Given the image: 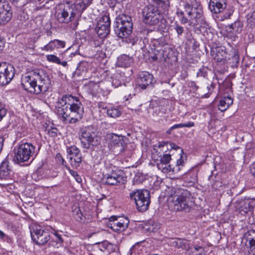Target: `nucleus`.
<instances>
[{"label": "nucleus", "mask_w": 255, "mask_h": 255, "mask_svg": "<svg viewBox=\"0 0 255 255\" xmlns=\"http://www.w3.org/2000/svg\"><path fill=\"white\" fill-rule=\"evenodd\" d=\"M5 44L4 38L0 37V53H1L3 49Z\"/></svg>", "instance_id": "obj_47"}, {"label": "nucleus", "mask_w": 255, "mask_h": 255, "mask_svg": "<svg viewBox=\"0 0 255 255\" xmlns=\"http://www.w3.org/2000/svg\"><path fill=\"white\" fill-rule=\"evenodd\" d=\"M212 186L213 188L218 189L219 187L222 186V183L219 181H216L214 182Z\"/></svg>", "instance_id": "obj_44"}, {"label": "nucleus", "mask_w": 255, "mask_h": 255, "mask_svg": "<svg viewBox=\"0 0 255 255\" xmlns=\"http://www.w3.org/2000/svg\"><path fill=\"white\" fill-rule=\"evenodd\" d=\"M56 128H47L45 129V131H47V133L51 136H54L56 135Z\"/></svg>", "instance_id": "obj_40"}, {"label": "nucleus", "mask_w": 255, "mask_h": 255, "mask_svg": "<svg viewBox=\"0 0 255 255\" xmlns=\"http://www.w3.org/2000/svg\"><path fill=\"white\" fill-rule=\"evenodd\" d=\"M175 29L176 31V32L178 33V35H181L183 32H184V28L182 26H180L179 25H177L175 27Z\"/></svg>", "instance_id": "obj_43"}, {"label": "nucleus", "mask_w": 255, "mask_h": 255, "mask_svg": "<svg viewBox=\"0 0 255 255\" xmlns=\"http://www.w3.org/2000/svg\"><path fill=\"white\" fill-rule=\"evenodd\" d=\"M244 240L249 243V247L252 252L255 253V230H251L244 234Z\"/></svg>", "instance_id": "obj_19"}, {"label": "nucleus", "mask_w": 255, "mask_h": 255, "mask_svg": "<svg viewBox=\"0 0 255 255\" xmlns=\"http://www.w3.org/2000/svg\"><path fill=\"white\" fill-rule=\"evenodd\" d=\"M2 147H3V144H0V153L1 151V150L2 149Z\"/></svg>", "instance_id": "obj_62"}, {"label": "nucleus", "mask_w": 255, "mask_h": 255, "mask_svg": "<svg viewBox=\"0 0 255 255\" xmlns=\"http://www.w3.org/2000/svg\"><path fill=\"white\" fill-rule=\"evenodd\" d=\"M233 60H234L236 62H238L239 60V57L238 54H234V56L232 57Z\"/></svg>", "instance_id": "obj_52"}, {"label": "nucleus", "mask_w": 255, "mask_h": 255, "mask_svg": "<svg viewBox=\"0 0 255 255\" xmlns=\"http://www.w3.org/2000/svg\"><path fill=\"white\" fill-rule=\"evenodd\" d=\"M69 172L71 175H72L75 178V180L78 182L80 183L82 181V179L81 177L78 175L77 172L75 171L69 169Z\"/></svg>", "instance_id": "obj_39"}, {"label": "nucleus", "mask_w": 255, "mask_h": 255, "mask_svg": "<svg viewBox=\"0 0 255 255\" xmlns=\"http://www.w3.org/2000/svg\"><path fill=\"white\" fill-rule=\"evenodd\" d=\"M97 129L94 126H87L81 129V134L80 139L82 143H85L86 142L91 143L97 142L98 136H97Z\"/></svg>", "instance_id": "obj_15"}, {"label": "nucleus", "mask_w": 255, "mask_h": 255, "mask_svg": "<svg viewBox=\"0 0 255 255\" xmlns=\"http://www.w3.org/2000/svg\"><path fill=\"white\" fill-rule=\"evenodd\" d=\"M1 10H0L1 24H4L9 21L11 17L12 12L7 4L0 2Z\"/></svg>", "instance_id": "obj_18"}, {"label": "nucleus", "mask_w": 255, "mask_h": 255, "mask_svg": "<svg viewBox=\"0 0 255 255\" xmlns=\"http://www.w3.org/2000/svg\"><path fill=\"white\" fill-rule=\"evenodd\" d=\"M190 255H203V253L202 252H192Z\"/></svg>", "instance_id": "obj_55"}, {"label": "nucleus", "mask_w": 255, "mask_h": 255, "mask_svg": "<svg viewBox=\"0 0 255 255\" xmlns=\"http://www.w3.org/2000/svg\"><path fill=\"white\" fill-rule=\"evenodd\" d=\"M21 85L28 92L40 94L45 93L51 87V79L45 71L35 69L22 76Z\"/></svg>", "instance_id": "obj_2"}, {"label": "nucleus", "mask_w": 255, "mask_h": 255, "mask_svg": "<svg viewBox=\"0 0 255 255\" xmlns=\"http://www.w3.org/2000/svg\"><path fill=\"white\" fill-rule=\"evenodd\" d=\"M73 216L78 221H82L83 214L79 207H75L72 210Z\"/></svg>", "instance_id": "obj_31"}, {"label": "nucleus", "mask_w": 255, "mask_h": 255, "mask_svg": "<svg viewBox=\"0 0 255 255\" xmlns=\"http://www.w3.org/2000/svg\"><path fill=\"white\" fill-rule=\"evenodd\" d=\"M36 145L37 146V150H38L40 149V146H39V144H36Z\"/></svg>", "instance_id": "obj_64"}, {"label": "nucleus", "mask_w": 255, "mask_h": 255, "mask_svg": "<svg viewBox=\"0 0 255 255\" xmlns=\"http://www.w3.org/2000/svg\"><path fill=\"white\" fill-rule=\"evenodd\" d=\"M203 250L202 247L200 246H196L194 248L193 250L192 251V252H202L203 253Z\"/></svg>", "instance_id": "obj_50"}, {"label": "nucleus", "mask_w": 255, "mask_h": 255, "mask_svg": "<svg viewBox=\"0 0 255 255\" xmlns=\"http://www.w3.org/2000/svg\"><path fill=\"white\" fill-rule=\"evenodd\" d=\"M129 197L134 201L138 211L144 212L148 209L150 203V196L147 190H133L129 193Z\"/></svg>", "instance_id": "obj_7"}, {"label": "nucleus", "mask_w": 255, "mask_h": 255, "mask_svg": "<svg viewBox=\"0 0 255 255\" xmlns=\"http://www.w3.org/2000/svg\"><path fill=\"white\" fill-rule=\"evenodd\" d=\"M41 49L43 51H51L55 49V45L54 43V41H50L47 44L45 45Z\"/></svg>", "instance_id": "obj_33"}, {"label": "nucleus", "mask_w": 255, "mask_h": 255, "mask_svg": "<svg viewBox=\"0 0 255 255\" xmlns=\"http://www.w3.org/2000/svg\"><path fill=\"white\" fill-rule=\"evenodd\" d=\"M54 43L55 45V48H64L65 46V42L58 39L53 40Z\"/></svg>", "instance_id": "obj_38"}, {"label": "nucleus", "mask_w": 255, "mask_h": 255, "mask_svg": "<svg viewBox=\"0 0 255 255\" xmlns=\"http://www.w3.org/2000/svg\"><path fill=\"white\" fill-rule=\"evenodd\" d=\"M46 59L48 61L51 62H53L57 64L60 63V59L54 55H47L46 56Z\"/></svg>", "instance_id": "obj_36"}, {"label": "nucleus", "mask_w": 255, "mask_h": 255, "mask_svg": "<svg viewBox=\"0 0 255 255\" xmlns=\"http://www.w3.org/2000/svg\"><path fill=\"white\" fill-rule=\"evenodd\" d=\"M190 192L186 189L174 187L168 197L169 206L175 211H189L193 203Z\"/></svg>", "instance_id": "obj_5"}, {"label": "nucleus", "mask_w": 255, "mask_h": 255, "mask_svg": "<svg viewBox=\"0 0 255 255\" xmlns=\"http://www.w3.org/2000/svg\"><path fill=\"white\" fill-rule=\"evenodd\" d=\"M215 58L218 62L227 61L230 59L229 54L225 51V47H219L217 49Z\"/></svg>", "instance_id": "obj_23"}, {"label": "nucleus", "mask_w": 255, "mask_h": 255, "mask_svg": "<svg viewBox=\"0 0 255 255\" xmlns=\"http://www.w3.org/2000/svg\"><path fill=\"white\" fill-rule=\"evenodd\" d=\"M251 173L255 177V162L251 166Z\"/></svg>", "instance_id": "obj_49"}, {"label": "nucleus", "mask_w": 255, "mask_h": 255, "mask_svg": "<svg viewBox=\"0 0 255 255\" xmlns=\"http://www.w3.org/2000/svg\"><path fill=\"white\" fill-rule=\"evenodd\" d=\"M129 220L127 219H120L117 216H111L107 222V226L113 231L121 233L125 231L128 227Z\"/></svg>", "instance_id": "obj_12"}, {"label": "nucleus", "mask_w": 255, "mask_h": 255, "mask_svg": "<svg viewBox=\"0 0 255 255\" xmlns=\"http://www.w3.org/2000/svg\"><path fill=\"white\" fill-rule=\"evenodd\" d=\"M184 164V160L182 156H180V158L177 159L176 162V165L177 166H183Z\"/></svg>", "instance_id": "obj_48"}, {"label": "nucleus", "mask_w": 255, "mask_h": 255, "mask_svg": "<svg viewBox=\"0 0 255 255\" xmlns=\"http://www.w3.org/2000/svg\"><path fill=\"white\" fill-rule=\"evenodd\" d=\"M237 203L239 205L238 210L240 212L243 211L244 213H247L253 207V202L249 199H242L240 200L237 201Z\"/></svg>", "instance_id": "obj_20"}, {"label": "nucleus", "mask_w": 255, "mask_h": 255, "mask_svg": "<svg viewBox=\"0 0 255 255\" xmlns=\"http://www.w3.org/2000/svg\"><path fill=\"white\" fill-rule=\"evenodd\" d=\"M31 236L33 242L38 245L43 246L50 239V235L47 230L40 226H35L30 231Z\"/></svg>", "instance_id": "obj_10"}, {"label": "nucleus", "mask_w": 255, "mask_h": 255, "mask_svg": "<svg viewBox=\"0 0 255 255\" xmlns=\"http://www.w3.org/2000/svg\"><path fill=\"white\" fill-rule=\"evenodd\" d=\"M59 64L62 65L63 66H66L67 65V62L66 61H60V63H58Z\"/></svg>", "instance_id": "obj_57"}, {"label": "nucleus", "mask_w": 255, "mask_h": 255, "mask_svg": "<svg viewBox=\"0 0 255 255\" xmlns=\"http://www.w3.org/2000/svg\"><path fill=\"white\" fill-rule=\"evenodd\" d=\"M132 22L131 17L126 14L119 15L114 22L115 31L119 37L127 38L132 31Z\"/></svg>", "instance_id": "obj_6"}, {"label": "nucleus", "mask_w": 255, "mask_h": 255, "mask_svg": "<svg viewBox=\"0 0 255 255\" xmlns=\"http://www.w3.org/2000/svg\"><path fill=\"white\" fill-rule=\"evenodd\" d=\"M67 150L70 156L81 155L79 149L74 145L68 147Z\"/></svg>", "instance_id": "obj_29"}, {"label": "nucleus", "mask_w": 255, "mask_h": 255, "mask_svg": "<svg viewBox=\"0 0 255 255\" xmlns=\"http://www.w3.org/2000/svg\"><path fill=\"white\" fill-rule=\"evenodd\" d=\"M144 229L148 232H153L154 231L153 228L152 227L149 226L148 225H145L144 227Z\"/></svg>", "instance_id": "obj_51"}, {"label": "nucleus", "mask_w": 255, "mask_h": 255, "mask_svg": "<svg viewBox=\"0 0 255 255\" xmlns=\"http://www.w3.org/2000/svg\"><path fill=\"white\" fill-rule=\"evenodd\" d=\"M132 58L128 55L123 54L118 58L117 65L119 67H128L132 63Z\"/></svg>", "instance_id": "obj_22"}, {"label": "nucleus", "mask_w": 255, "mask_h": 255, "mask_svg": "<svg viewBox=\"0 0 255 255\" xmlns=\"http://www.w3.org/2000/svg\"><path fill=\"white\" fill-rule=\"evenodd\" d=\"M111 19L109 15H104L98 20L95 30L101 38L107 36L110 32Z\"/></svg>", "instance_id": "obj_13"}, {"label": "nucleus", "mask_w": 255, "mask_h": 255, "mask_svg": "<svg viewBox=\"0 0 255 255\" xmlns=\"http://www.w3.org/2000/svg\"><path fill=\"white\" fill-rule=\"evenodd\" d=\"M23 15H24V16H23V18H24V19H27V18H28V16H27V15L25 14L24 12H23Z\"/></svg>", "instance_id": "obj_61"}, {"label": "nucleus", "mask_w": 255, "mask_h": 255, "mask_svg": "<svg viewBox=\"0 0 255 255\" xmlns=\"http://www.w3.org/2000/svg\"><path fill=\"white\" fill-rule=\"evenodd\" d=\"M107 115L111 118H117L121 115V112L116 108H111L107 110Z\"/></svg>", "instance_id": "obj_30"}, {"label": "nucleus", "mask_w": 255, "mask_h": 255, "mask_svg": "<svg viewBox=\"0 0 255 255\" xmlns=\"http://www.w3.org/2000/svg\"><path fill=\"white\" fill-rule=\"evenodd\" d=\"M56 159L57 160V162L59 164H61L63 165H64V163H65V160H64V159L63 158V157H62L60 153H58V154H56Z\"/></svg>", "instance_id": "obj_42"}, {"label": "nucleus", "mask_w": 255, "mask_h": 255, "mask_svg": "<svg viewBox=\"0 0 255 255\" xmlns=\"http://www.w3.org/2000/svg\"><path fill=\"white\" fill-rule=\"evenodd\" d=\"M227 0H210L209 8L211 11L216 14H222L221 21L230 18L234 10L232 8H227Z\"/></svg>", "instance_id": "obj_9"}, {"label": "nucleus", "mask_w": 255, "mask_h": 255, "mask_svg": "<svg viewBox=\"0 0 255 255\" xmlns=\"http://www.w3.org/2000/svg\"><path fill=\"white\" fill-rule=\"evenodd\" d=\"M243 25L240 21H235L234 23L231 24L230 25V28L232 29L233 31L231 32H235L237 33H240L242 30Z\"/></svg>", "instance_id": "obj_28"}, {"label": "nucleus", "mask_w": 255, "mask_h": 255, "mask_svg": "<svg viewBox=\"0 0 255 255\" xmlns=\"http://www.w3.org/2000/svg\"><path fill=\"white\" fill-rule=\"evenodd\" d=\"M173 129H171V127H170L167 131H166V133H168V134H170L171 132V131L173 130Z\"/></svg>", "instance_id": "obj_59"}, {"label": "nucleus", "mask_w": 255, "mask_h": 255, "mask_svg": "<svg viewBox=\"0 0 255 255\" xmlns=\"http://www.w3.org/2000/svg\"><path fill=\"white\" fill-rule=\"evenodd\" d=\"M108 141L111 143H123L126 142L127 138L122 135L110 133L106 136Z\"/></svg>", "instance_id": "obj_21"}, {"label": "nucleus", "mask_w": 255, "mask_h": 255, "mask_svg": "<svg viewBox=\"0 0 255 255\" xmlns=\"http://www.w3.org/2000/svg\"><path fill=\"white\" fill-rule=\"evenodd\" d=\"M56 113L64 124H75L79 121L84 114V108L78 98L65 95L57 103Z\"/></svg>", "instance_id": "obj_1"}, {"label": "nucleus", "mask_w": 255, "mask_h": 255, "mask_svg": "<svg viewBox=\"0 0 255 255\" xmlns=\"http://www.w3.org/2000/svg\"><path fill=\"white\" fill-rule=\"evenodd\" d=\"M4 138L2 136H0V143H3Z\"/></svg>", "instance_id": "obj_58"}, {"label": "nucleus", "mask_w": 255, "mask_h": 255, "mask_svg": "<svg viewBox=\"0 0 255 255\" xmlns=\"http://www.w3.org/2000/svg\"><path fill=\"white\" fill-rule=\"evenodd\" d=\"M7 110L2 104L0 103V122L5 116Z\"/></svg>", "instance_id": "obj_37"}, {"label": "nucleus", "mask_w": 255, "mask_h": 255, "mask_svg": "<svg viewBox=\"0 0 255 255\" xmlns=\"http://www.w3.org/2000/svg\"><path fill=\"white\" fill-rule=\"evenodd\" d=\"M207 88H208V90H209V91H212L213 90V89L214 88V84H211L210 85V87H208Z\"/></svg>", "instance_id": "obj_56"}, {"label": "nucleus", "mask_w": 255, "mask_h": 255, "mask_svg": "<svg viewBox=\"0 0 255 255\" xmlns=\"http://www.w3.org/2000/svg\"><path fill=\"white\" fill-rule=\"evenodd\" d=\"M82 162L81 155L70 156L71 165L74 167H78Z\"/></svg>", "instance_id": "obj_27"}, {"label": "nucleus", "mask_w": 255, "mask_h": 255, "mask_svg": "<svg viewBox=\"0 0 255 255\" xmlns=\"http://www.w3.org/2000/svg\"><path fill=\"white\" fill-rule=\"evenodd\" d=\"M128 40H129V42L131 43L132 45H133L137 41V38L136 37H134V38H132V40H131L130 38H129L128 39Z\"/></svg>", "instance_id": "obj_53"}, {"label": "nucleus", "mask_w": 255, "mask_h": 255, "mask_svg": "<svg viewBox=\"0 0 255 255\" xmlns=\"http://www.w3.org/2000/svg\"><path fill=\"white\" fill-rule=\"evenodd\" d=\"M98 106H99V108H100L104 109V106H103V103H99V104H98Z\"/></svg>", "instance_id": "obj_60"}, {"label": "nucleus", "mask_w": 255, "mask_h": 255, "mask_svg": "<svg viewBox=\"0 0 255 255\" xmlns=\"http://www.w3.org/2000/svg\"><path fill=\"white\" fill-rule=\"evenodd\" d=\"M171 159V158L170 155L169 154H165L161 157L159 162L157 163H169Z\"/></svg>", "instance_id": "obj_35"}, {"label": "nucleus", "mask_w": 255, "mask_h": 255, "mask_svg": "<svg viewBox=\"0 0 255 255\" xmlns=\"http://www.w3.org/2000/svg\"><path fill=\"white\" fill-rule=\"evenodd\" d=\"M173 246L178 248H182L184 250H188L189 246L185 240L181 239H175L171 242Z\"/></svg>", "instance_id": "obj_25"}, {"label": "nucleus", "mask_w": 255, "mask_h": 255, "mask_svg": "<svg viewBox=\"0 0 255 255\" xmlns=\"http://www.w3.org/2000/svg\"><path fill=\"white\" fill-rule=\"evenodd\" d=\"M35 148L33 144H20L17 148L13 149L14 155L13 161L16 164H20L28 161L32 154L36 152Z\"/></svg>", "instance_id": "obj_8"}, {"label": "nucleus", "mask_w": 255, "mask_h": 255, "mask_svg": "<svg viewBox=\"0 0 255 255\" xmlns=\"http://www.w3.org/2000/svg\"><path fill=\"white\" fill-rule=\"evenodd\" d=\"M112 84L113 85H115L116 87L121 85V83H118L116 79L113 80Z\"/></svg>", "instance_id": "obj_54"}, {"label": "nucleus", "mask_w": 255, "mask_h": 255, "mask_svg": "<svg viewBox=\"0 0 255 255\" xmlns=\"http://www.w3.org/2000/svg\"><path fill=\"white\" fill-rule=\"evenodd\" d=\"M54 235L56 238L55 240L57 242H62V239L61 235L57 233H54Z\"/></svg>", "instance_id": "obj_46"}, {"label": "nucleus", "mask_w": 255, "mask_h": 255, "mask_svg": "<svg viewBox=\"0 0 255 255\" xmlns=\"http://www.w3.org/2000/svg\"><path fill=\"white\" fill-rule=\"evenodd\" d=\"M208 75V69L206 67H203L199 70L197 73V77H201L206 78Z\"/></svg>", "instance_id": "obj_34"}, {"label": "nucleus", "mask_w": 255, "mask_h": 255, "mask_svg": "<svg viewBox=\"0 0 255 255\" xmlns=\"http://www.w3.org/2000/svg\"><path fill=\"white\" fill-rule=\"evenodd\" d=\"M92 0H76L75 3H61L56 8L55 17L59 23H68L73 20L77 14L81 13Z\"/></svg>", "instance_id": "obj_4"}, {"label": "nucleus", "mask_w": 255, "mask_h": 255, "mask_svg": "<svg viewBox=\"0 0 255 255\" xmlns=\"http://www.w3.org/2000/svg\"><path fill=\"white\" fill-rule=\"evenodd\" d=\"M0 239L3 240H8L9 239L8 237L4 234L2 231L0 230Z\"/></svg>", "instance_id": "obj_45"}, {"label": "nucleus", "mask_w": 255, "mask_h": 255, "mask_svg": "<svg viewBox=\"0 0 255 255\" xmlns=\"http://www.w3.org/2000/svg\"><path fill=\"white\" fill-rule=\"evenodd\" d=\"M127 178L126 173L123 170L116 169L105 175L103 178V181L106 184L116 185L125 184L127 181Z\"/></svg>", "instance_id": "obj_11"}, {"label": "nucleus", "mask_w": 255, "mask_h": 255, "mask_svg": "<svg viewBox=\"0 0 255 255\" xmlns=\"http://www.w3.org/2000/svg\"><path fill=\"white\" fill-rule=\"evenodd\" d=\"M194 126V123L192 122H189L185 124H178L173 125L171 127V129H175L178 128H191Z\"/></svg>", "instance_id": "obj_32"}, {"label": "nucleus", "mask_w": 255, "mask_h": 255, "mask_svg": "<svg viewBox=\"0 0 255 255\" xmlns=\"http://www.w3.org/2000/svg\"><path fill=\"white\" fill-rule=\"evenodd\" d=\"M12 170L9 165V162L5 159L0 165V179L7 180L10 178Z\"/></svg>", "instance_id": "obj_17"}, {"label": "nucleus", "mask_w": 255, "mask_h": 255, "mask_svg": "<svg viewBox=\"0 0 255 255\" xmlns=\"http://www.w3.org/2000/svg\"><path fill=\"white\" fill-rule=\"evenodd\" d=\"M88 63L87 62H82V63H81L78 67V69H79V70H81L83 72H84V71H87V67L88 66Z\"/></svg>", "instance_id": "obj_41"}, {"label": "nucleus", "mask_w": 255, "mask_h": 255, "mask_svg": "<svg viewBox=\"0 0 255 255\" xmlns=\"http://www.w3.org/2000/svg\"><path fill=\"white\" fill-rule=\"evenodd\" d=\"M233 103V100L230 97H224L219 104V109L222 112L226 111Z\"/></svg>", "instance_id": "obj_24"}, {"label": "nucleus", "mask_w": 255, "mask_h": 255, "mask_svg": "<svg viewBox=\"0 0 255 255\" xmlns=\"http://www.w3.org/2000/svg\"><path fill=\"white\" fill-rule=\"evenodd\" d=\"M157 167L163 173H167L170 172H174V169L172 167L169 163H157Z\"/></svg>", "instance_id": "obj_26"}, {"label": "nucleus", "mask_w": 255, "mask_h": 255, "mask_svg": "<svg viewBox=\"0 0 255 255\" xmlns=\"http://www.w3.org/2000/svg\"><path fill=\"white\" fill-rule=\"evenodd\" d=\"M163 145L164 144H158V147L160 148V147H162L163 146Z\"/></svg>", "instance_id": "obj_63"}, {"label": "nucleus", "mask_w": 255, "mask_h": 255, "mask_svg": "<svg viewBox=\"0 0 255 255\" xmlns=\"http://www.w3.org/2000/svg\"><path fill=\"white\" fill-rule=\"evenodd\" d=\"M14 75V68L6 63H0V85L8 84Z\"/></svg>", "instance_id": "obj_14"}, {"label": "nucleus", "mask_w": 255, "mask_h": 255, "mask_svg": "<svg viewBox=\"0 0 255 255\" xmlns=\"http://www.w3.org/2000/svg\"><path fill=\"white\" fill-rule=\"evenodd\" d=\"M155 82L153 75L147 72H142L139 75L137 84L139 87L144 90Z\"/></svg>", "instance_id": "obj_16"}, {"label": "nucleus", "mask_w": 255, "mask_h": 255, "mask_svg": "<svg viewBox=\"0 0 255 255\" xmlns=\"http://www.w3.org/2000/svg\"><path fill=\"white\" fill-rule=\"evenodd\" d=\"M151 4L142 10L143 21L147 25H155L161 19L163 15L168 14L169 0H148Z\"/></svg>", "instance_id": "obj_3"}]
</instances>
